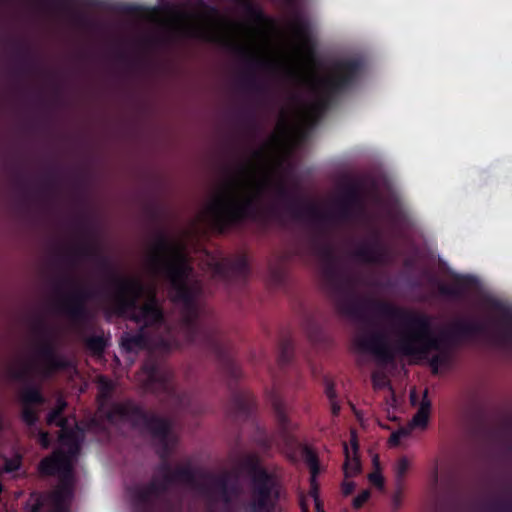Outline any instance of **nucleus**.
Returning <instances> with one entry per match:
<instances>
[{"mask_svg": "<svg viewBox=\"0 0 512 512\" xmlns=\"http://www.w3.org/2000/svg\"><path fill=\"white\" fill-rule=\"evenodd\" d=\"M359 346L363 350L372 352L375 355L381 356L384 351L380 347V341L377 338L362 339L359 340Z\"/></svg>", "mask_w": 512, "mask_h": 512, "instance_id": "9b49d317", "label": "nucleus"}, {"mask_svg": "<svg viewBox=\"0 0 512 512\" xmlns=\"http://www.w3.org/2000/svg\"><path fill=\"white\" fill-rule=\"evenodd\" d=\"M276 500V493L269 483L258 487L254 492L253 501L246 512H269Z\"/></svg>", "mask_w": 512, "mask_h": 512, "instance_id": "39448f33", "label": "nucleus"}, {"mask_svg": "<svg viewBox=\"0 0 512 512\" xmlns=\"http://www.w3.org/2000/svg\"><path fill=\"white\" fill-rule=\"evenodd\" d=\"M70 492L69 491H56L53 494V501L55 504L60 505L62 502H64L67 498H69Z\"/></svg>", "mask_w": 512, "mask_h": 512, "instance_id": "6ab92c4d", "label": "nucleus"}, {"mask_svg": "<svg viewBox=\"0 0 512 512\" xmlns=\"http://www.w3.org/2000/svg\"><path fill=\"white\" fill-rule=\"evenodd\" d=\"M373 464L375 466V470H380V462H379V456L374 455L372 458Z\"/></svg>", "mask_w": 512, "mask_h": 512, "instance_id": "cd10ccee", "label": "nucleus"}, {"mask_svg": "<svg viewBox=\"0 0 512 512\" xmlns=\"http://www.w3.org/2000/svg\"><path fill=\"white\" fill-rule=\"evenodd\" d=\"M95 345H96V347H97L98 349H101V348H102V345H103V342H102L101 340L96 341V342H95Z\"/></svg>", "mask_w": 512, "mask_h": 512, "instance_id": "2f4dec72", "label": "nucleus"}, {"mask_svg": "<svg viewBox=\"0 0 512 512\" xmlns=\"http://www.w3.org/2000/svg\"><path fill=\"white\" fill-rule=\"evenodd\" d=\"M142 381L145 382L147 386H150L153 384L156 380H163L164 374L158 370H155L154 368H148L145 367L142 371Z\"/></svg>", "mask_w": 512, "mask_h": 512, "instance_id": "ddd939ff", "label": "nucleus"}, {"mask_svg": "<svg viewBox=\"0 0 512 512\" xmlns=\"http://www.w3.org/2000/svg\"><path fill=\"white\" fill-rule=\"evenodd\" d=\"M383 313L405 329L394 348L397 352L421 358L442 347L444 337L431 330L428 318L411 317L405 311L392 307L385 308Z\"/></svg>", "mask_w": 512, "mask_h": 512, "instance_id": "7ed1b4c3", "label": "nucleus"}, {"mask_svg": "<svg viewBox=\"0 0 512 512\" xmlns=\"http://www.w3.org/2000/svg\"><path fill=\"white\" fill-rule=\"evenodd\" d=\"M325 393L330 401L336 400V392L334 390V385L329 380L325 382Z\"/></svg>", "mask_w": 512, "mask_h": 512, "instance_id": "aec40b11", "label": "nucleus"}, {"mask_svg": "<svg viewBox=\"0 0 512 512\" xmlns=\"http://www.w3.org/2000/svg\"><path fill=\"white\" fill-rule=\"evenodd\" d=\"M431 407L432 403L428 398V391L425 390L418 404L417 412L409 422L411 426H413L415 429L424 430L428 425Z\"/></svg>", "mask_w": 512, "mask_h": 512, "instance_id": "423d86ee", "label": "nucleus"}, {"mask_svg": "<svg viewBox=\"0 0 512 512\" xmlns=\"http://www.w3.org/2000/svg\"><path fill=\"white\" fill-rule=\"evenodd\" d=\"M411 467V462L406 457L398 459L394 465V472L396 476L397 485L401 486L405 476Z\"/></svg>", "mask_w": 512, "mask_h": 512, "instance_id": "1a4fd4ad", "label": "nucleus"}, {"mask_svg": "<svg viewBox=\"0 0 512 512\" xmlns=\"http://www.w3.org/2000/svg\"><path fill=\"white\" fill-rule=\"evenodd\" d=\"M38 439H39V442L41 444V446L43 448H48L49 447V438H48V434L46 432H41L39 431L38 434Z\"/></svg>", "mask_w": 512, "mask_h": 512, "instance_id": "4be33fe9", "label": "nucleus"}, {"mask_svg": "<svg viewBox=\"0 0 512 512\" xmlns=\"http://www.w3.org/2000/svg\"><path fill=\"white\" fill-rule=\"evenodd\" d=\"M66 403L59 399L56 407L48 414L47 423L61 427L59 435L60 448L51 456L44 458L39 464V471L43 475L57 474L63 479H68L72 470L74 458L79 450L80 430L68 431L71 426L68 419L61 417Z\"/></svg>", "mask_w": 512, "mask_h": 512, "instance_id": "20e7f679", "label": "nucleus"}, {"mask_svg": "<svg viewBox=\"0 0 512 512\" xmlns=\"http://www.w3.org/2000/svg\"><path fill=\"white\" fill-rule=\"evenodd\" d=\"M302 508H303V512H307L306 502L305 501H302Z\"/></svg>", "mask_w": 512, "mask_h": 512, "instance_id": "473e14b6", "label": "nucleus"}, {"mask_svg": "<svg viewBox=\"0 0 512 512\" xmlns=\"http://www.w3.org/2000/svg\"><path fill=\"white\" fill-rule=\"evenodd\" d=\"M402 498V492L400 486H398V489L393 493L391 498V505L394 511H397L401 507Z\"/></svg>", "mask_w": 512, "mask_h": 512, "instance_id": "f3484780", "label": "nucleus"}, {"mask_svg": "<svg viewBox=\"0 0 512 512\" xmlns=\"http://www.w3.org/2000/svg\"><path fill=\"white\" fill-rule=\"evenodd\" d=\"M152 22L182 35L217 41L235 53L259 61L305 85L318 102L293 107L282 113L271 139L251 159L221 178L209 191L202 207L182 236L157 235L145 247L144 266L151 275H163L171 283L176 298L188 301L190 266L185 254V238L204 227L223 230L243 220L267 190L281 158L298 142L303 129L317 116L323 97L348 80L345 65L316 63L312 51L297 33H275L259 21H228L216 11H149Z\"/></svg>", "mask_w": 512, "mask_h": 512, "instance_id": "f257e3e1", "label": "nucleus"}, {"mask_svg": "<svg viewBox=\"0 0 512 512\" xmlns=\"http://www.w3.org/2000/svg\"><path fill=\"white\" fill-rule=\"evenodd\" d=\"M278 418H279V420L284 421L285 416H284V414H283V412H282V411H279V412H278Z\"/></svg>", "mask_w": 512, "mask_h": 512, "instance_id": "7c9ffc66", "label": "nucleus"}, {"mask_svg": "<svg viewBox=\"0 0 512 512\" xmlns=\"http://www.w3.org/2000/svg\"><path fill=\"white\" fill-rule=\"evenodd\" d=\"M99 387H100L101 394L104 395L111 388V383L107 379L100 377L99 378Z\"/></svg>", "mask_w": 512, "mask_h": 512, "instance_id": "412c9836", "label": "nucleus"}, {"mask_svg": "<svg viewBox=\"0 0 512 512\" xmlns=\"http://www.w3.org/2000/svg\"><path fill=\"white\" fill-rule=\"evenodd\" d=\"M47 363L53 365L54 367H58L60 365L59 363H56L53 359L50 358L47 360Z\"/></svg>", "mask_w": 512, "mask_h": 512, "instance_id": "c756f323", "label": "nucleus"}, {"mask_svg": "<svg viewBox=\"0 0 512 512\" xmlns=\"http://www.w3.org/2000/svg\"><path fill=\"white\" fill-rule=\"evenodd\" d=\"M330 405H331V412H332V414L334 416L338 415V413L340 411V406L337 403V401L336 400L330 401Z\"/></svg>", "mask_w": 512, "mask_h": 512, "instance_id": "bb28decb", "label": "nucleus"}, {"mask_svg": "<svg viewBox=\"0 0 512 512\" xmlns=\"http://www.w3.org/2000/svg\"><path fill=\"white\" fill-rule=\"evenodd\" d=\"M23 420L28 425H33L36 423L38 417L36 411L29 405H23Z\"/></svg>", "mask_w": 512, "mask_h": 512, "instance_id": "4468645a", "label": "nucleus"}, {"mask_svg": "<svg viewBox=\"0 0 512 512\" xmlns=\"http://www.w3.org/2000/svg\"><path fill=\"white\" fill-rule=\"evenodd\" d=\"M413 429L415 428L411 426L410 423H408L407 426L399 428L397 431L391 434L389 443L391 445H398L402 440L407 439L411 435Z\"/></svg>", "mask_w": 512, "mask_h": 512, "instance_id": "f8f14e48", "label": "nucleus"}, {"mask_svg": "<svg viewBox=\"0 0 512 512\" xmlns=\"http://www.w3.org/2000/svg\"><path fill=\"white\" fill-rule=\"evenodd\" d=\"M350 444H351V448H349L350 451L357 452L358 451V443H357V439H356L354 431L351 432Z\"/></svg>", "mask_w": 512, "mask_h": 512, "instance_id": "a878e982", "label": "nucleus"}, {"mask_svg": "<svg viewBox=\"0 0 512 512\" xmlns=\"http://www.w3.org/2000/svg\"><path fill=\"white\" fill-rule=\"evenodd\" d=\"M432 364H433V366H434V367H437V366H438V361H437V359H434V360L432 361Z\"/></svg>", "mask_w": 512, "mask_h": 512, "instance_id": "f704fd0d", "label": "nucleus"}, {"mask_svg": "<svg viewBox=\"0 0 512 512\" xmlns=\"http://www.w3.org/2000/svg\"><path fill=\"white\" fill-rule=\"evenodd\" d=\"M140 343H141V339L137 338V337L127 336V337L123 338V340H122V344L128 350L135 349L136 347L140 346Z\"/></svg>", "mask_w": 512, "mask_h": 512, "instance_id": "dca6fc26", "label": "nucleus"}, {"mask_svg": "<svg viewBox=\"0 0 512 512\" xmlns=\"http://www.w3.org/2000/svg\"><path fill=\"white\" fill-rule=\"evenodd\" d=\"M370 497V492L368 490L362 491L355 499L353 500V505L355 508L361 507Z\"/></svg>", "mask_w": 512, "mask_h": 512, "instance_id": "a211bd4d", "label": "nucleus"}, {"mask_svg": "<svg viewBox=\"0 0 512 512\" xmlns=\"http://www.w3.org/2000/svg\"><path fill=\"white\" fill-rule=\"evenodd\" d=\"M306 460L309 464L310 470H311V490H310V497L314 501L315 509L317 512H324L322 504L320 502V499L318 497V488L316 485V475L318 473L319 467L318 462L316 459V456L311 452H306Z\"/></svg>", "mask_w": 512, "mask_h": 512, "instance_id": "0eeeda50", "label": "nucleus"}, {"mask_svg": "<svg viewBox=\"0 0 512 512\" xmlns=\"http://www.w3.org/2000/svg\"><path fill=\"white\" fill-rule=\"evenodd\" d=\"M19 467H20L19 460H14V461L7 462L4 466V470L6 472H12V471L17 470Z\"/></svg>", "mask_w": 512, "mask_h": 512, "instance_id": "5701e85b", "label": "nucleus"}, {"mask_svg": "<svg viewBox=\"0 0 512 512\" xmlns=\"http://www.w3.org/2000/svg\"><path fill=\"white\" fill-rule=\"evenodd\" d=\"M344 453H345V463H344V473L346 477H354L356 476L360 470L361 465L357 456V452H351L349 447L344 444Z\"/></svg>", "mask_w": 512, "mask_h": 512, "instance_id": "6e6552de", "label": "nucleus"}, {"mask_svg": "<svg viewBox=\"0 0 512 512\" xmlns=\"http://www.w3.org/2000/svg\"><path fill=\"white\" fill-rule=\"evenodd\" d=\"M410 400H411V403L413 405H416L417 393H416L415 390H411V392H410Z\"/></svg>", "mask_w": 512, "mask_h": 512, "instance_id": "c85d7f7f", "label": "nucleus"}, {"mask_svg": "<svg viewBox=\"0 0 512 512\" xmlns=\"http://www.w3.org/2000/svg\"><path fill=\"white\" fill-rule=\"evenodd\" d=\"M107 416L111 420H113L115 418V415L113 413H107Z\"/></svg>", "mask_w": 512, "mask_h": 512, "instance_id": "72a5a7b5", "label": "nucleus"}, {"mask_svg": "<svg viewBox=\"0 0 512 512\" xmlns=\"http://www.w3.org/2000/svg\"><path fill=\"white\" fill-rule=\"evenodd\" d=\"M20 398L23 405L32 406L34 403L42 402V397L39 391L33 388H25L22 390Z\"/></svg>", "mask_w": 512, "mask_h": 512, "instance_id": "9d476101", "label": "nucleus"}, {"mask_svg": "<svg viewBox=\"0 0 512 512\" xmlns=\"http://www.w3.org/2000/svg\"><path fill=\"white\" fill-rule=\"evenodd\" d=\"M369 481L377 486L378 488L382 489L384 486V478L380 472V470H375L374 472L370 473L368 476Z\"/></svg>", "mask_w": 512, "mask_h": 512, "instance_id": "2eb2a0df", "label": "nucleus"}, {"mask_svg": "<svg viewBox=\"0 0 512 512\" xmlns=\"http://www.w3.org/2000/svg\"><path fill=\"white\" fill-rule=\"evenodd\" d=\"M115 308L134 321L140 329L159 330L165 328L163 310L151 294L146 291L141 279L134 276L119 280L114 289Z\"/></svg>", "mask_w": 512, "mask_h": 512, "instance_id": "f03ea898", "label": "nucleus"}, {"mask_svg": "<svg viewBox=\"0 0 512 512\" xmlns=\"http://www.w3.org/2000/svg\"><path fill=\"white\" fill-rule=\"evenodd\" d=\"M355 484L352 481H345L342 485L343 493L345 495L350 494L354 490Z\"/></svg>", "mask_w": 512, "mask_h": 512, "instance_id": "b1692460", "label": "nucleus"}, {"mask_svg": "<svg viewBox=\"0 0 512 512\" xmlns=\"http://www.w3.org/2000/svg\"><path fill=\"white\" fill-rule=\"evenodd\" d=\"M113 410L115 413H119L121 416H125L127 413L126 407L122 404H114Z\"/></svg>", "mask_w": 512, "mask_h": 512, "instance_id": "393cba45", "label": "nucleus"}]
</instances>
